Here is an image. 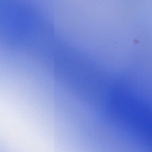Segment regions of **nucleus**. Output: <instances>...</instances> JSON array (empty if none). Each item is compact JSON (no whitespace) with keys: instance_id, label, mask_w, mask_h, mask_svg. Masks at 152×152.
I'll return each instance as SVG.
<instances>
[{"instance_id":"1","label":"nucleus","mask_w":152,"mask_h":152,"mask_svg":"<svg viewBox=\"0 0 152 152\" xmlns=\"http://www.w3.org/2000/svg\"><path fill=\"white\" fill-rule=\"evenodd\" d=\"M118 125H124L129 126H152V124H118Z\"/></svg>"},{"instance_id":"2","label":"nucleus","mask_w":152,"mask_h":152,"mask_svg":"<svg viewBox=\"0 0 152 152\" xmlns=\"http://www.w3.org/2000/svg\"><path fill=\"white\" fill-rule=\"evenodd\" d=\"M118 124H152V123H118Z\"/></svg>"}]
</instances>
